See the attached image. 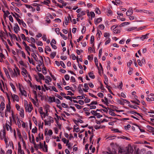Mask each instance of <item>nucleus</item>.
Segmentation results:
<instances>
[{
    "label": "nucleus",
    "instance_id": "a19ab883",
    "mask_svg": "<svg viewBox=\"0 0 154 154\" xmlns=\"http://www.w3.org/2000/svg\"><path fill=\"white\" fill-rule=\"evenodd\" d=\"M105 80L104 81V83L106 85H107V82H108V78L105 75L104 76Z\"/></svg>",
    "mask_w": 154,
    "mask_h": 154
},
{
    "label": "nucleus",
    "instance_id": "864d4df0",
    "mask_svg": "<svg viewBox=\"0 0 154 154\" xmlns=\"http://www.w3.org/2000/svg\"><path fill=\"white\" fill-rule=\"evenodd\" d=\"M35 87L36 88V90H37V89H38L39 90H40L41 89V86L40 85H35Z\"/></svg>",
    "mask_w": 154,
    "mask_h": 154
},
{
    "label": "nucleus",
    "instance_id": "4be33fe9",
    "mask_svg": "<svg viewBox=\"0 0 154 154\" xmlns=\"http://www.w3.org/2000/svg\"><path fill=\"white\" fill-rule=\"evenodd\" d=\"M38 75L39 77V79H43L44 80L45 79V78L43 75L41 73H38Z\"/></svg>",
    "mask_w": 154,
    "mask_h": 154
},
{
    "label": "nucleus",
    "instance_id": "a18cd8bd",
    "mask_svg": "<svg viewBox=\"0 0 154 154\" xmlns=\"http://www.w3.org/2000/svg\"><path fill=\"white\" fill-rule=\"evenodd\" d=\"M38 147H39L40 149H43V150H44V149L43 148V145L42 144L41 142L39 143L37 145Z\"/></svg>",
    "mask_w": 154,
    "mask_h": 154
},
{
    "label": "nucleus",
    "instance_id": "79ce46f5",
    "mask_svg": "<svg viewBox=\"0 0 154 154\" xmlns=\"http://www.w3.org/2000/svg\"><path fill=\"white\" fill-rule=\"evenodd\" d=\"M92 146L91 145L89 147V149L90 150H91V152H94L95 151V148L94 147H93L92 148Z\"/></svg>",
    "mask_w": 154,
    "mask_h": 154
},
{
    "label": "nucleus",
    "instance_id": "4c0bfd02",
    "mask_svg": "<svg viewBox=\"0 0 154 154\" xmlns=\"http://www.w3.org/2000/svg\"><path fill=\"white\" fill-rule=\"evenodd\" d=\"M28 58L29 63H32L33 65H35V63L33 62L32 59H31L30 58L29 56H28Z\"/></svg>",
    "mask_w": 154,
    "mask_h": 154
},
{
    "label": "nucleus",
    "instance_id": "6e6552de",
    "mask_svg": "<svg viewBox=\"0 0 154 154\" xmlns=\"http://www.w3.org/2000/svg\"><path fill=\"white\" fill-rule=\"evenodd\" d=\"M1 108H0V113H1L2 116L3 117L4 115L3 112H2V111L4 109L5 107V104L4 102H2L0 105Z\"/></svg>",
    "mask_w": 154,
    "mask_h": 154
},
{
    "label": "nucleus",
    "instance_id": "39448f33",
    "mask_svg": "<svg viewBox=\"0 0 154 154\" xmlns=\"http://www.w3.org/2000/svg\"><path fill=\"white\" fill-rule=\"evenodd\" d=\"M11 123L8 121H6V123L5 125V128L8 131L9 129L10 132H12L13 130L11 126Z\"/></svg>",
    "mask_w": 154,
    "mask_h": 154
},
{
    "label": "nucleus",
    "instance_id": "603ef678",
    "mask_svg": "<svg viewBox=\"0 0 154 154\" xmlns=\"http://www.w3.org/2000/svg\"><path fill=\"white\" fill-rule=\"evenodd\" d=\"M107 39L106 41L105 42V45H107L110 43V39L109 38H107Z\"/></svg>",
    "mask_w": 154,
    "mask_h": 154
},
{
    "label": "nucleus",
    "instance_id": "f3484780",
    "mask_svg": "<svg viewBox=\"0 0 154 154\" xmlns=\"http://www.w3.org/2000/svg\"><path fill=\"white\" fill-rule=\"evenodd\" d=\"M85 14L86 13L85 11H82L80 13H79L77 14V16L78 17H81L85 15Z\"/></svg>",
    "mask_w": 154,
    "mask_h": 154
},
{
    "label": "nucleus",
    "instance_id": "4d7b16f0",
    "mask_svg": "<svg viewBox=\"0 0 154 154\" xmlns=\"http://www.w3.org/2000/svg\"><path fill=\"white\" fill-rule=\"evenodd\" d=\"M102 52V49H100L99 51V53L98 54V56L99 58H100L101 57V54Z\"/></svg>",
    "mask_w": 154,
    "mask_h": 154
},
{
    "label": "nucleus",
    "instance_id": "1a4fd4ad",
    "mask_svg": "<svg viewBox=\"0 0 154 154\" xmlns=\"http://www.w3.org/2000/svg\"><path fill=\"white\" fill-rule=\"evenodd\" d=\"M8 99L9 101L8 104H7L6 106V109L5 110L9 112H11V107L10 104L11 103L10 99L8 97Z\"/></svg>",
    "mask_w": 154,
    "mask_h": 154
},
{
    "label": "nucleus",
    "instance_id": "052dcab7",
    "mask_svg": "<svg viewBox=\"0 0 154 154\" xmlns=\"http://www.w3.org/2000/svg\"><path fill=\"white\" fill-rule=\"evenodd\" d=\"M133 71V69L132 68H129V71L128 72V73L129 75H131L132 74V71Z\"/></svg>",
    "mask_w": 154,
    "mask_h": 154
},
{
    "label": "nucleus",
    "instance_id": "6e6d98bb",
    "mask_svg": "<svg viewBox=\"0 0 154 154\" xmlns=\"http://www.w3.org/2000/svg\"><path fill=\"white\" fill-rule=\"evenodd\" d=\"M132 63V61L131 60H130L129 62L127 63V66L128 67H130L131 64Z\"/></svg>",
    "mask_w": 154,
    "mask_h": 154
},
{
    "label": "nucleus",
    "instance_id": "6ab92c4d",
    "mask_svg": "<svg viewBox=\"0 0 154 154\" xmlns=\"http://www.w3.org/2000/svg\"><path fill=\"white\" fill-rule=\"evenodd\" d=\"M22 71H21V74L22 75L25 76V75H26V74L27 73V72L26 70L24 67H23L22 68Z\"/></svg>",
    "mask_w": 154,
    "mask_h": 154
},
{
    "label": "nucleus",
    "instance_id": "0eeeda50",
    "mask_svg": "<svg viewBox=\"0 0 154 154\" xmlns=\"http://www.w3.org/2000/svg\"><path fill=\"white\" fill-rule=\"evenodd\" d=\"M13 72L15 75V77H17L20 75V71L18 68L17 67H15V69H14Z\"/></svg>",
    "mask_w": 154,
    "mask_h": 154
},
{
    "label": "nucleus",
    "instance_id": "680f3d73",
    "mask_svg": "<svg viewBox=\"0 0 154 154\" xmlns=\"http://www.w3.org/2000/svg\"><path fill=\"white\" fill-rule=\"evenodd\" d=\"M20 36L23 40H26V37L25 35L23 34H21L20 35Z\"/></svg>",
    "mask_w": 154,
    "mask_h": 154
},
{
    "label": "nucleus",
    "instance_id": "72a5a7b5",
    "mask_svg": "<svg viewBox=\"0 0 154 154\" xmlns=\"http://www.w3.org/2000/svg\"><path fill=\"white\" fill-rule=\"evenodd\" d=\"M30 40H31V41H30V42L31 44H35V39L32 38V37H31L30 38Z\"/></svg>",
    "mask_w": 154,
    "mask_h": 154
},
{
    "label": "nucleus",
    "instance_id": "bf43d9fd",
    "mask_svg": "<svg viewBox=\"0 0 154 154\" xmlns=\"http://www.w3.org/2000/svg\"><path fill=\"white\" fill-rule=\"evenodd\" d=\"M33 93L35 95V97L36 99L37 100V94L36 91H35L33 90Z\"/></svg>",
    "mask_w": 154,
    "mask_h": 154
},
{
    "label": "nucleus",
    "instance_id": "e433bc0d",
    "mask_svg": "<svg viewBox=\"0 0 154 154\" xmlns=\"http://www.w3.org/2000/svg\"><path fill=\"white\" fill-rule=\"evenodd\" d=\"M60 34L64 40H66L67 39V37H66L61 32H60Z\"/></svg>",
    "mask_w": 154,
    "mask_h": 154
},
{
    "label": "nucleus",
    "instance_id": "09e8293b",
    "mask_svg": "<svg viewBox=\"0 0 154 154\" xmlns=\"http://www.w3.org/2000/svg\"><path fill=\"white\" fill-rule=\"evenodd\" d=\"M147 127L149 129L151 130L152 132H154V128L150 126H147Z\"/></svg>",
    "mask_w": 154,
    "mask_h": 154
},
{
    "label": "nucleus",
    "instance_id": "aec40b11",
    "mask_svg": "<svg viewBox=\"0 0 154 154\" xmlns=\"http://www.w3.org/2000/svg\"><path fill=\"white\" fill-rule=\"evenodd\" d=\"M14 30L15 33H17L18 31L20 30V28L18 26H15L14 28Z\"/></svg>",
    "mask_w": 154,
    "mask_h": 154
},
{
    "label": "nucleus",
    "instance_id": "2eb2a0df",
    "mask_svg": "<svg viewBox=\"0 0 154 154\" xmlns=\"http://www.w3.org/2000/svg\"><path fill=\"white\" fill-rule=\"evenodd\" d=\"M149 33H147L144 35H142L140 38V39L142 41L144 40L145 39H147L148 38V36L149 35Z\"/></svg>",
    "mask_w": 154,
    "mask_h": 154
},
{
    "label": "nucleus",
    "instance_id": "37998d69",
    "mask_svg": "<svg viewBox=\"0 0 154 154\" xmlns=\"http://www.w3.org/2000/svg\"><path fill=\"white\" fill-rule=\"evenodd\" d=\"M136 28H137V27H132L130 28L127 29V31H128V32L131 31H132V30H134L135 29H136Z\"/></svg>",
    "mask_w": 154,
    "mask_h": 154
},
{
    "label": "nucleus",
    "instance_id": "3c124183",
    "mask_svg": "<svg viewBox=\"0 0 154 154\" xmlns=\"http://www.w3.org/2000/svg\"><path fill=\"white\" fill-rule=\"evenodd\" d=\"M60 65L63 68H66V66H65V65L64 64V63L63 62V61H60Z\"/></svg>",
    "mask_w": 154,
    "mask_h": 154
},
{
    "label": "nucleus",
    "instance_id": "a211bd4d",
    "mask_svg": "<svg viewBox=\"0 0 154 154\" xmlns=\"http://www.w3.org/2000/svg\"><path fill=\"white\" fill-rule=\"evenodd\" d=\"M19 90L22 95H23L25 97L27 96L26 92L24 90H22L20 88Z\"/></svg>",
    "mask_w": 154,
    "mask_h": 154
},
{
    "label": "nucleus",
    "instance_id": "f704fd0d",
    "mask_svg": "<svg viewBox=\"0 0 154 154\" xmlns=\"http://www.w3.org/2000/svg\"><path fill=\"white\" fill-rule=\"evenodd\" d=\"M142 12L146 13V14H152L153 12L149 11H147L145 10H143Z\"/></svg>",
    "mask_w": 154,
    "mask_h": 154
},
{
    "label": "nucleus",
    "instance_id": "bb28decb",
    "mask_svg": "<svg viewBox=\"0 0 154 154\" xmlns=\"http://www.w3.org/2000/svg\"><path fill=\"white\" fill-rule=\"evenodd\" d=\"M135 125L137 127H138V128H139V129L140 131V132H144L145 131V130L143 129H142L141 128V127L140 126H139V125H137V124H135L134 125Z\"/></svg>",
    "mask_w": 154,
    "mask_h": 154
},
{
    "label": "nucleus",
    "instance_id": "a878e982",
    "mask_svg": "<svg viewBox=\"0 0 154 154\" xmlns=\"http://www.w3.org/2000/svg\"><path fill=\"white\" fill-rule=\"evenodd\" d=\"M56 52H52L50 54V57L52 59H53L54 57L56 56Z\"/></svg>",
    "mask_w": 154,
    "mask_h": 154
},
{
    "label": "nucleus",
    "instance_id": "5fc2aeb1",
    "mask_svg": "<svg viewBox=\"0 0 154 154\" xmlns=\"http://www.w3.org/2000/svg\"><path fill=\"white\" fill-rule=\"evenodd\" d=\"M106 87L108 88L109 91V93H111V94H113V93L112 92V91H111L110 89V86H108V85H106Z\"/></svg>",
    "mask_w": 154,
    "mask_h": 154
},
{
    "label": "nucleus",
    "instance_id": "c03bdc74",
    "mask_svg": "<svg viewBox=\"0 0 154 154\" xmlns=\"http://www.w3.org/2000/svg\"><path fill=\"white\" fill-rule=\"evenodd\" d=\"M39 111L40 114L41 115L44 114V112H43V109L42 107H40L39 109Z\"/></svg>",
    "mask_w": 154,
    "mask_h": 154
},
{
    "label": "nucleus",
    "instance_id": "9b49d317",
    "mask_svg": "<svg viewBox=\"0 0 154 154\" xmlns=\"http://www.w3.org/2000/svg\"><path fill=\"white\" fill-rule=\"evenodd\" d=\"M133 13V11L132 8H130L127 11L126 14L127 16H129L131 15Z\"/></svg>",
    "mask_w": 154,
    "mask_h": 154
},
{
    "label": "nucleus",
    "instance_id": "58836bf2",
    "mask_svg": "<svg viewBox=\"0 0 154 154\" xmlns=\"http://www.w3.org/2000/svg\"><path fill=\"white\" fill-rule=\"evenodd\" d=\"M53 134V132L52 130L50 129L49 130L47 133L46 135H48L50 136H51Z\"/></svg>",
    "mask_w": 154,
    "mask_h": 154
},
{
    "label": "nucleus",
    "instance_id": "f257e3e1",
    "mask_svg": "<svg viewBox=\"0 0 154 154\" xmlns=\"http://www.w3.org/2000/svg\"><path fill=\"white\" fill-rule=\"evenodd\" d=\"M134 149L130 145H128L127 146H122L119 149V153L120 154H132Z\"/></svg>",
    "mask_w": 154,
    "mask_h": 154
},
{
    "label": "nucleus",
    "instance_id": "7c9ffc66",
    "mask_svg": "<svg viewBox=\"0 0 154 154\" xmlns=\"http://www.w3.org/2000/svg\"><path fill=\"white\" fill-rule=\"evenodd\" d=\"M42 72L44 75H45L47 73V72L45 67H44L42 68Z\"/></svg>",
    "mask_w": 154,
    "mask_h": 154
},
{
    "label": "nucleus",
    "instance_id": "7ed1b4c3",
    "mask_svg": "<svg viewBox=\"0 0 154 154\" xmlns=\"http://www.w3.org/2000/svg\"><path fill=\"white\" fill-rule=\"evenodd\" d=\"M3 128V129L1 130L0 133V138L2 140L4 139V138L6 137L5 130L4 126Z\"/></svg>",
    "mask_w": 154,
    "mask_h": 154
},
{
    "label": "nucleus",
    "instance_id": "774afa93",
    "mask_svg": "<svg viewBox=\"0 0 154 154\" xmlns=\"http://www.w3.org/2000/svg\"><path fill=\"white\" fill-rule=\"evenodd\" d=\"M146 154H154V152H152L150 151H146Z\"/></svg>",
    "mask_w": 154,
    "mask_h": 154
},
{
    "label": "nucleus",
    "instance_id": "412c9836",
    "mask_svg": "<svg viewBox=\"0 0 154 154\" xmlns=\"http://www.w3.org/2000/svg\"><path fill=\"white\" fill-rule=\"evenodd\" d=\"M31 56L36 61H38V59L37 57V56L34 53H32V54Z\"/></svg>",
    "mask_w": 154,
    "mask_h": 154
},
{
    "label": "nucleus",
    "instance_id": "473e14b6",
    "mask_svg": "<svg viewBox=\"0 0 154 154\" xmlns=\"http://www.w3.org/2000/svg\"><path fill=\"white\" fill-rule=\"evenodd\" d=\"M95 12L96 13L99 14H100L101 13L100 10L98 8H96L95 9Z\"/></svg>",
    "mask_w": 154,
    "mask_h": 154
},
{
    "label": "nucleus",
    "instance_id": "dca6fc26",
    "mask_svg": "<svg viewBox=\"0 0 154 154\" xmlns=\"http://www.w3.org/2000/svg\"><path fill=\"white\" fill-rule=\"evenodd\" d=\"M82 86V85L79 84L78 87L79 92L81 94H83V90H82V89L81 88V87Z\"/></svg>",
    "mask_w": 154,
    "mask_h": 154
},
{
    "label": "nucleus",
    "instance_id": "423d86ee",
    "mask_svg": "<svg viewBox=\"0 0 154 154\" xmlns=\"http://www.w3.org/2000/svg\"><path fill=\"white\" fill-rule=\"evenodd\" d=\"M25 106L26 111H27L29 113L31 112L32 109H33V107L31 104H27L25 105Z\"/></svg>",
    "mask_w": 154,
    "mask_h": 154
},
{
    "label": "nucleus",
    "instance_id": "c9c22d12",
    "mask_svg": "<svg viewBox=\"0 0 154 154\" xmlns=\"http://www.w3.org/2000/svg\"><path fill=\"white\" fill-rule=\"evenodd\" d=\"M128 112L129 113H130L133 114H134V113L138 115H140V114L139 113L137 112H136L134 110H132V111H129Z\"/></svg>",
    "mask_w": 154,
    "mask_h": 154
},
{
    "label": "nucleus",
    "instance_id": "8fccbe9b",
    "mask_svg": "<svg viewBox=\"0 0 154 154\" xmlns=\"http://www.w3.org/2000/svg\"><path fill=\"white\" fill-rule=\"evenodd\" d=\"M99 27L100 29L103 30L104 29L105 26L103 24H100L99 26Z\"/></svg>",
    "mask_w": 154,
    "mask_h": 154
},
{
    "label": "nucleus",
    "instance_id": "338daca9",
    "mask_svg": "<svg viewBox=\"0 0 154 154\" xmlns=\"http://www.w3.org/2000/svg\"><path fill=\"white\" fill-rule=\"evenodd\" d=\"M98 96L100 97V98H102L103 97V94L102 93H99L97 94Z\"/></svg>",
    "mask_w": 154,
    "mask_h": 154
},
{
    "label": "nucleus",
    "instance_id": "20e7f679",
    "mask_svg": "<svg viewBox=\"0 0 154 154\" xmlns=\"http://www.w3.org/2000/svg\"><path fill=\"white\" fill-rule=\"evenodd\" d=\"M103 154H117V153L115 149H109L107 152H104Z\"/></svg>",
    "mask_w": 154,
    "mask_h": 154
},
{
    "label": "nucleus",
    "instance_id": "b1692460",
    "mask_svg": "<svg viewBox=\"0 0 154 154\" xmlns=\"http://www.w3.org/2000/svg\"><path fill=\"white\" fill-rule=\"evenodd\" d=\"M88 74L89 77L92 79H94L95 77V75H94L93 73L92 72H90L88 73Z\"/></svg>",
    "mask_w": 154,
    "mask_h": 154
},
{
    "label": "nucleus",
    "instance_id": "ea45409f",
    "mask_svg": "<svg viewBox=\"0 0 154 154\" xmlns=\"http://www.w3.org/2000/svg\"><path fill=\"white\" fill-rule=\"evenodd\" d=\"M23 150H22L21 148V146L19 142L18 143V151H23Z\"/></svg>",
    "mask_w": 154,
    "mask_h": 154
},
{
    "label": "nucleus",
    "instance_id": "c85d7f7f",
    "mask_svg": "<svg viewBox=\"0 0 154 154\" xmlns=\"http://www.w3.org/2000/svg\"><path fill=\"white\" fill-rule=\"evenodd\" d=\"M15 2H17V3H16L17 4V6L18 7H20L22 5V4L20 3V0H14Z\"/></svg>",
    "mask_w": 154,
    "mask_h": 154
},
{
    "label": "nucleus",
    "instance_id": "9d476101",
    "mask_svg": "<svg viewBox=\"0 0 154 154\" xmlns=\"http://www.w3.org/2000/svg\"><path fill=\"white\" fill-rule=\"evenodd\" d=\"M11 94L12 97L14 102L15 101L17 102L19 101V99L18 96L17 95L15 94H14L13 95L12 94Z\"/></svg>",
    "mask_w": 154,
    "mask_h": 154
},
{
    "label": "nucleus",
    "instance_id": "de8ad7c7",
    "mask_svg": "<svg viewBox=\"0 0 154 154\" xmlns=\"http://www.w3.org/2000/svg\"><path fill=\"white\" fill-rule=\"evenodd\" d=\"M109 114L112 116H115L116 115V114H115V113L113 112L112 111V110H110V111H109Z\"/></svg>",
    "mask_w": 154,
    "mask_h": 154
},
{
    "label": "nucleus",
    "instance_id": "f03ea898",
    "mask_svg": "<svg viewBox=\"0 0 154 154\" xmlns=\"http://www.w3.org/2000/svg\"><path fill=\"white\" fill-rule=\"evenodd\" d=\"M146 150L145 149L143 148L141 150L137 149L136 151L134 152V154H146Z\"/></svg>",
    "mask_w": 154,
    "mask_h": 154
},
{
    "label": "nucleus",
    "instance_id": "cd10ccee",
    "mask_svg": "<svg viewBox=\"0 0 154 154\" xmlns=\"http://www.w3.org/2000/svg\"><path fill=\"white\" fill-rule=\"evenodd\" d=\"M10 85L12 88L13 91L15 92L16 91V89L14 85L12 83H10Z\"/></svg>",
    "mask_w": 154,
    "mask_h": 154
},
{
    "label": "nucleus",
    "instance_id": "393cba45",
    "mask_svg": "<svg viewBox=\"0 0 154 154\" xmlns=\"http://www.w3.org/2000/svg\"><path fill=\"white\" fill-rule=\"evenodd\" d=\"M117 102L118 103L120 104L124 105V103H123V101L122 100L121 98L120 99H118L117 100Z\"/></svg>",
    "mask_w": 154,
    "mask_h": 154
},
{
    "label": "nucleus",
    "instance_id": "2f4dec72",
    "mask_svg": "<svg viewBox=\"0 0 154 154\" xmlns=\"http://www.w3.org/2000/svg\"><path fill=\"white\" fill-rule=\"evenodd\" d=\"M82 94V96H78L77 97V98L80 99H83L84 98H85V97H84V95H85V96H86V94Z\"/></svg>",
    "mask_w": 154,
    "mask_h": 154
},
{
    "label": "nucleus",
    "instance_id": "ddd939ff",
    "mask_svg": "<svg viewBox=\"0 0 154 154\" xmlns=\"http://www.w3.org/2000/svg\"><path fill=\"white\" fill-rule=\"evenodd\" d=\"M102 21V18L99 17L97 19H94V23L96 25H97L99 23H100Z\"/></svg>",
    "mask_w": 154,
    "mask_h": 154
},
{
    "label": "nucleus",
    "instance_id": "69168bd1",
    "mask_svg": "<svg viewBox=\"0 0 154 154\" xmlns=\"http://www.w3.org/2000/svg\"><path fill=\"white\" fill-rule=\"evenodd\" d=\"M90 15L91 18L94 17L95 16L94 13V12L92 11H91L90 12Z\"/></svg>",
    "mask_w": 154,
    "mask_h": 154
},
{
    "label": "nucleus",
    "instance_id": "c756f323",
    "mask_svg": "<svg viewBox=\"0 0 154 154\" xmlns=\"http://www.w3.org/2000/svg\"><path fill=\"white\" fill-rule=\"evenodd\" d=\"M128 106L131 108H134L135 109H137V108L139 107L138 106H136V105H132L129 104L128 105Z\"/></svg>",
    "mask_w": 154,
    "mask_h": 154
},
{
    "label": "nucleus",
    "instance_id": "0e129e2a",
    "mask_svg": "<svg viewBox=\"0 0 154 154\" xmlns=\"http://www.w3.org/2000/svg\"><path fill=\"white\" fill-rule=\"evenodd\" d=\"M64 78L67 81L69 80V75L67 74L65 75Z\"/></svg>",
    "mask_w": 154,
    "mask_h": 154
},
{
    "label": "nucleus",
    "instance_id": "e2e57ef3",
    "mask_svg": "<svg viewBox=\"0 0 154 154\" xmlns=\"http://www.w3.org/2000/svg\"><path fill=\"white\" fill-rule=\"evenodd\" d=\"M94 40V37L93 35H92L91 37L90 42L92 44Z\"/></svg>",
    "mask_w": 154,
    "mask_h": 154
},
{
    "label": "nucleus",
    "instance_id": "49530a36",
    "mask_svg": "<svg viewBox=\"0 0 154 154\" xmlns=\"http://www.w3.org/2000/svg\"><path fill=\"white\" fill-rule=\"evenodd\" d=\"M11 115H12V118H13L14 121V122H16V120H15V116L14 115V112L13 111H11Z\"/></svg>",
    "mask_w": 154,
    "mask_h": 154
},
{
    "label": "nucleus",
    "instance_id": "4468645a",
    "mask_svg": "<svg viewBox=\"0 0 154 154\" xmlns=\"http://www.w3.org/2000/svg\"><path fill=\"white\" fill-rule=\"evenodd\" d=\"M3 70L5 72V73L6 75L7 76V77L8 78H10V76L9 74V72L7 69L5 68H4Z\"/></svg>",
    "mask_w": 154,
    "mask_h": 154
},
{
    "label": "nucleus",
    "instance_id": "13d9d810",
    "mask_svg": "<svg viewBox=\"0 0 154 154\" xmlns=\"http://www.w3.org/2000/svg\"><path fill=\"white\" fill-rule=\"evenodd\" d=\"M37 128L36 127H35V128H33L32 129V132L33 133H35L37 132Z\"/></svg>",
    "mask_w": 154,
    "mask_h": 154
},
{
    "label": "nucleus",
    "instance_id": "f8f14e48",
    "mask_svg": "<svg viewBox=\"0 0 154 154\" xmlns=\"http://www.w3.org/2000/svg\"><path fill=\"white\" fill-rule=\"evenodd\" d=\"M8 69L11 77L12 78H15V75L12 69L9 68H8Z\"/></svg>",
    "mask_w": 154,
    "mask_h": 154
},
{
    "label": "nucleus",
    "instance_id": "5701e85b",
    "mask_svg": "<svg viewBox=\"0 0 154 154\" xmlns=\"http://www.w3.org/2000/svg\"><path fill=\"white\" fill-rule=\"evenodd\" d=\"M20 111V115L21 116H24V110L23 108H21L19 110Z\"/></svg>",
    "mask_w": 154,
    "mask_h": 154
}]
</instances>
